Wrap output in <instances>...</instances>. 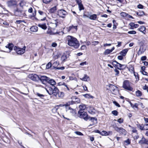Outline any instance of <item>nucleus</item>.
Returning <instances> with one entry per match:
<instances>
[{"mask_svg": "<svg viewBox=\"0 0 148 148\" xmlns=\"http://www.w3.org/2000/svg\"><path fill=\"white\" fill-rule=\"evenodd\" d=\"M68 41L67 44L70 46L73 47L75 48H78L79 46V44L77 40L75 38L70 36L67 37Z\"/></svg>", "mask_w": 148, "mask_h": 148, "instance_id": "1", "label": "nucleus"}, {"mask_svg": "<svg viewBox=\"0 0 148 148\" xmlns=\"http://www.w3.org/2000/svg\"><path fill=\"white\" fill-rule=\"evenodd\" d=\"M131 84L128 80H125L123 82V87L125 90L132 91L133 89L130 86Z\"/></svg>", "mask_w": 148, "mask_h": 148, "instance_id": "2", "label": "nucleus"}, {"mask_svg": "<svg viewBox=\"0 0 148 148\" xmlns=\"http://www.w3.org/2000/svg\"><path fill=\"white\" fill-rule=\"evenodd\" d=\"M110 90L111 93L114 95H117L119 93V90L117 87L112 84H109Z\"/></svg>", "mask_w": 148, "mask_h": 148, "instance_id": "3", "label": "nucleus"}, {"mask_svg": "<svg viewBox=\"0 0 148 148\" xmlns=\"http://www.w3.org/2000/svg\"><path fill=\"white\" fill-rule=\"evenodd\" d=\"M110 90L111 93L114 95H117L119 93V90L117 87L112 84H109Z\"/></svg>", "mask_w": 148, "mask_h": 148, "instance_id": "4", "label": "nucleus"}, {"mask_svg": "<svg viewBox=\"0 0 148 148\" xmlns=\"http://www.w3.org/2000/svg\"><path fill=\"white\" fill-rule=\"evenodd\" d=\"M110 90L111 93L114 95H117L119 93V90L117 87L112 84H109Z\"/></svg>", "mask_w": 148, "mask_h": 148, "instance_id": "5", "label": "nucleus"}, {"mask_svg": "<svg viewBox=\"0 0 148 148\" xmlns=\"http://www.w3.org/2000/svg\"><path fill=\"white\" fill-rule=\"evenodd\" d=\"M78 115L79 118H83L86 121L90 118V117L88 116V115L86 112H83L82 111H78Z\"/></svg>", "mask_w": 148, "mask_h": 148, "instance_id": "6", "label": "nucleus"}, {"mask_svg": "<svg viewBox=\"0 0 148 148\" xmlns=\"http://www.w3.org/2000/svg\"><path fill=\"white\" fill-rule=\"evenodd\" d=\"M14 13L15 15L16 16L22 17L25 16L26 15L24 11L21 10L18 8H17L15 10Z\"/></svg>", "mask_w": 148, "mask_h": 148, "instance_id": "7", "label": "nucleus"}, {"mask_svg": "<svg viewBox=\"0 0 148 148\" xmlns=\"http://www.w3.org/2000/svg\"><path fill=\"white\" fill-rule=\"evenodd\" d=\"M113 128L116 131L121 134H123L125 135L127 133V132L125 130L122 128L119 127L117 126H113Z\"/></svg>", "mask_w": 148, "mask_h": 148, "instance_id": "8", "label": "nucleus"}, {"mask_svg": "<svg viewBox=\"0 0 148 148\" xmlns=\"http://www.w3.org/2000/svg\"><path fill=\"white\" fill-rule=\"evenodd\" d=\"M25 47H24L23 48H21L15 46L14 47V50L16 51V52L17 54L21 55L25 52Z\"/></svg>", "mask_w": 148, "mask_h": 148, "instance_id": "9", "label": "nucleus"}, {"mask_svg": "<svg viewBox=\"0 0 148 148\" xmlns=\"http://www.w3.org/2000/svg\"><path fill=\"white\" fill-rule=\"evenodd\" d=\"M67 14V12L65 10L60 9L57 11V15L60 17L64 18Z\"/></svg>", "mask_w": 148, "mask_h": 148, "instance_id": "10", "label": "nucleus"}, {"mask_svg": "<svg viewBox=\"0 0 148 148\" xmlns=\"http://www.w3.org/2000/svg\"><path fill=\"white\" fill-rule=\"evenodd\" d=\"M29 78L32 80L37 81L39 79V76L36 74H30L29 75Z\"/></svg>", "mask_w": 148, "mask_h": 148, "instance_id": "11", "label": "nucleus"}, {"mask_svg": "<svg viewBox=\"0 0 148 148\" xmlns=\"http://www.w3.org/2000/svg\"><path fill=\"white\" fill-rule=\"evenodd\" d=\"M49 78L45 76L42 75L39 77V79L43 84H45V83L47 82L48 80H49Z\"/></svg>", "mask_w": 148, "mask_h": 148, "instance_id": "12", "label": "nucleus"}, {"mask_svg": "<svg viewBox=\"0 0 148 148\" xmlns=\"http://www.w3.org/2000/svg\"><path fill=\"white\" fill-rule=\"evenodd\" d=\"M8 6L9 7H11L16 5V2L15 1L10 0L7 2Z\"/></svg>", "mask_w": 148, "mask_h": 148, "instance_id": "13", "label": "nucleus"}, {"mask_svg": "<svg viewBox=\"0 0 148 148\" xmlns=\"http://www.w3.org/2000/svg\"><path fill=\"white\" fill-rule=\"evenodd\" d=\"M76 2L78 5L79 10L81 11V10H84V8L81 0H76Z\"/></svg>", "mask_w": 148, "mask_h": 148, "instance_id": "14", "label": "nucleus"}, {"mask_svg": "<svg viewBox=\"0 0 148 148\" xmlns=\"http://www.w3.org/2000/svg\"><path fill=\"white\" fill-rule=\"evenodd\" d=\"M38 12L40 15L42 16L43 17V18L42 19H41V20L42 21L45 20L46 18V14L45 12L40 10L38 11Z\"/></svg>", "mask_w": 148, "mask_h": 148, "instance_id": "15", "label": "nucleus"}, {"mask_svg": "<svg viewBox=\"0 0 148 148\" xmlns=\"http://www.w3.org/2000/svg\"><path fill=\"white\" fill-rule=\"evenodd\" d=\"M47 83L51 85L53 87L54 86V85L56 84L55 81L54 79H50L49 78Z\"/></svg>", "mask_w": 148, "mask_h": 148, "instance_id": "16", "label": "nucleus"}, {"mask_svg": "<svg viewBox=\"0 0 148 148\" xmlns=\"http://www.w3.org/2000/svg\"><path fill=\"white\" fill-rule=\"evenodd\" d=\"M72 99V100L71 101L72 102V103H79L80 101L79 99L78 98H76L75 97H73Z\"/></svg>", "mask_w": 148, "mask_h": 148, "instance_id": "17", "label": "nucleus"}, {"mask_svg": "<svg viewBox=\"0 0 148 148\" xmlns=\"http://www.w3.org/2000/svg\"><path fill=\"white\" fill-rule=\"evenodd\" d=\"M20 6L23 9L26 6V3L24 1H21L19 3Z\"/></svg>", "mask_w": 148, "mask_h": 148, "instance_id": "18", "label": "nucleus"}, {"mask_svg": "<svg viewBox=\"0 0 148 148\" xmlns=\"http://www.w3.org/2000/svg\"><path fill=\"white\" fill-rule=\"evenodd\" d=\"M57 10V6H55L49 10V12L50 13L55 12Z\"/></svg>", "mask_w": 148, "mask_h": 148, "instance_id": "19", "label": "nucleus"}, {"mask_svg": "<svg viewBox=\"0 0 148 148\" xmlns=\"http://www.w3.org/2000/svg\"><path fill=\"white\" fill-rule=\"evenodd\" d=\"M53 87V94L54 95H55L56 96L59 92V90L58 89L57 87H55V86Z\"/></svg>", "mask_w": 148, "mask_h": 148, "instance_id": "20", "label": "nucleus"}, {"mask_svg": "<svg viewBox=\"0 0 148 148\" xmlns=\"http://www.w3.org/2000/svg\"><path fill=\"white\" fill-rule=\"evenodd\" d=\"M131 26L130 29H133L134 28H136L138 27L139 25L138 24H134V23H131L130 24Z\"/></svg>", "mask_w": 148, "mask_h": 148, "instance_id": "21", "label": "nucleus"}, {"mask_svg": "<svg viewBox=\"0 0 148 148\" xmlns=\"http://www.w3.org/2000/svg\"><path fill=\"white\" fill-rule=\"evenodd\" d=\"M86 107V106L85 104H82L79 106V111H82L85 109Z\"/></svg>", "mask_w": 148, "mask_h": 148, "instance_id": "22", "label": "nucleus"}, {"mask_svg": "<svg viewBox=\"0 0 148 148\" xmlns=\"http://www.w3.org/2000/svg\"><path fill=\"white\" fill-rule=\"evenodd\" d=\"M138 29L140 31L143 32L144 34H145L146 33V28L144 26H141Z\"/></svg>", "mask_w": 148, "mask_h": 148, "instance_id": "23", "label": "nucleus"}, {"mask_svg": "<svg viewBox=\"0 0 148 148\" xmlns=\"http://www.w3.org/2000/svg\"><path fill=\"white\" fill-rule=\"evenodd\" d=\"M112 64L114 66L117 67V69H118L121 70L122 69L121 68H119V67L118 62L116 61H113L112 63Z\"/></svg>", "mask_w": 148, "mask_h": 148, "instance_id": "24", "label": "nucleus"}, {"mask_svg": "<svg viewBox=\"0 0 148 148\" xmlns=\"http://www.w3.org/2000/svg\"><path fill=\"white\" fill-rule=\"evenodd\" d=\"M38 26L42 28L43 29H46L47 28V27L45 24H38Z\"/></svg>", "mask_w": 148, "mask_h": 148, "instance_id": "25", "label": "nucleus"}, {"mask_svg": "<svg viewBox=\"0 0 148 148\" xmlns=\"http://www.w3.org/2000/svg\"><path fill=\"white\" fill-rule=\"evenodd\" d=\"M53 87H49L48 88V89H46L47 92H48L49 94L50 95H51L53 94Z\"/></svg>", "mask_w": 148, "mask_h": 148, "instance_id": "26", "label": "nucleus"}, {"mask_svg": "<svg viewBox=\"0 0 148 148\" xmlns=\"http://www.w3.org/2000/svg\"><path fill=\"white\" fill-rule=\"evenodd\" d=\"M134 73V75L136 79V80L137 81H138L139 80V77L138 76V74L137 73H135L134 71V69L133 68H132V69L131 70Z\"/></svg>", "mask_w": 148, "mask_h": 148, "instance_id": "27", "label": "nucleus"}, {"mask_svg": "<svg viewBox=\"0 0 148 148\" xmlns=\"http://www.w3.org/2000/svg\"><path fill=\"white\" fill-rule=\"evenodd\" d=\"M110 133H112V132L109 131L108 132H107L105 131H103L101 132L100 134L103 136H107L109 135Z\"/></svg>", "mask_w": 148, "mask_h": 148, "instance_id": "28", "label": "nucleus"}, {"mask_svg": "<svg viewBox=\"0 0 148 148\" xmlns=\"http://www.w3.org/2000/svg\"><path fill=\"white\" fill-rule=\"evenodd\" d=\"M31 31L33 32H36L38 30V28L36 26H33L31 27L30 28Z\"/></svg>", "mask_w": 148, "mask_h": 148, "instance_id": "29", "label": "nucleus"}, {"mask_svg": "<svg viewBox=\"0 0 148 148\" xmlns=\"http://www.w3.org/2000/svg\"><path fill=\"white\" fill-rule=\"evenodd\" d=\"M145 138L143 137L139 141L138 143L140 145L145 144Z\"/></svg>", "mask_w": 148, "mask_h": 148, "instance_id": "30", "label": "nucleus"}, {"mask_svg": "<svg viewBox=\"0 0 148 148\" xmlns=\"http://www.w3.org/2000/svg\"><path fill=\"white\" fill-rule=\"evenodd\" d=\"M64 93L62 92H58L56 97H58L60 98H62L64 96Z\"/></svg>", "mask_w": 148, "mask_h": 148, "instance_id": "31", "label": "nucleus"}, {"mask_svg": "<svg viewBox=\"0 0 148 148\" xmlns=\"http://www.w3.org/2000/svg\"><path fill=\"white\" fill-rule=\"evenodd\" d=\"M128 50L127 49H126L123 50L120 52V54H121L123 56H124L126 54Z\"/></svg>", "mask_w": 148, "mask_h": 148, "instance_id": "32", "label": "nucleus"}, {"mask_svg": "<svg viewBox=\"0 0 148 148\" xmlns=\"http://www.w3.org/2000/svg\"><path fill=\"white\" fill-rule=\"evenodd\" d=\"M97 16L96 14H93L89 16V18L92 20H95L97 18Z\"/></svg>", "mask_w": 148, "mask_h": 148, "instance_id": "33", "label": "nucleus"}, {"mask_svg": "<svg viewBox=\"0 0 148 148\" xmlns=\"http://www.w3.org/2000/svg\"><path fill=\"white\" fill-rule=\"evenodd\" d=\"M145 49H143L142 47H140L139 51H138V55H140L142 54L145 51Z\"/></svg>", "mask_w": 148, "mask_h": 148, "instance_id": "34", "label": "nucleus"}, {"mask_svg": "<svg viewBox=\"0 0 148 148\" xmlns=\"http://www.w3.org/2000/svg\"><path fill=\"white\" fill-rule=\"evenodd\" d=\"M83 96L85 97V98H94L90 94H86L84 95H83Z\"/></svg>", "mask_w": 148, "mask_h": 148, "instance_id": "35", "label": "nucleus"}, {"mask_svg": "<svg viewBox=\"0 0 148 148\" xmlns=\"http://www.w3.org/2000/svg\"><path fill=\"white\" fill-rule=\"evenodd\" d=\"M136 95L137 97H140L142 95V92L139 90H138L136 92Z\"/></svg>", "mask_w": 148, "mask_h": 148, "instance_id": "36", "label": "nucleus"}, {"mask_svg": "<svg viewBox=\"0 0 148 148\" xmlns=\"http://www.w3.org/2000/svg\"><path fill=\"white\" fill-rule=\"evenodd\" d=\"M137 127L138 128H139L141 130H144L145 129L144 128V125H141L140 124H137Z\"/></svg>", "mask_w": 148, "mask_h": 148, "instance_id": "37", "label": "nucleus"}, {"mask_svg": "<svg viewBox=\"0 0 148 148\" xmlns=\"http://www.w3.org/2000/svg\"><path fill=\"white\" fill-rule=\"evenodd\" d=\"M136 14L138 16H141L144 14V13L143 11H139L137 12Z\"/></svg>", "mask_w": 148, "mask_h": 148, "instance_id": "38", "label": "nucleus"}, {"mask_svg": "<svg viewBox=\"0 0 148 148\" xmlns=\"http://www.w3.org/2000/svg\"><path fill=\"white\" fill-rule=\"evenodd\" d=\"M66 56L65 55H63L61 57V60L62 62H64L66 61Z\"/></svg>", "mask_w": 148, "mask_h": 148, "instance_id": "39", "label": "nucleus"}, {"mask_svg": "<svg viewBox=\"0 0 148 148\" xmlns=\"http://www.w3.org/2000/svg\"><path fill=\"white\" fill-rule=\"evenodd\" d=\"M88 79H89V77L86 75H85L84 77L81 79L82 80L84 81H87Z\"/></svg>", "mask_w": 148, "mask_h": 148, "instance_id": "40", "label": "nucleus"}, {"mask_svg": "<svg viewBox=\"0 0 148 148\" xmlns=\"http://www.w3.org/2000/svg\"><path fill=\"white\" fill-rule=\"evenodd\" d=\"M63 84H64V86L63 88H64V89L65 90L67 89V90H68L70 91L71 90H72V89L71 88H69L67 86V85H66L64 83H63Z\"/></svg>", "mask_w": 148, "mask_h": 148, "instance_id": "41", "label": "nucleus"}, {"mask_svg": "<svg viewBox=\"0 0 148 148\" xmlns=\"http://www.w3.org/2000/svg\"><path fill=\"white\" fill-rule=\"evenodd\" d=\"M68 110H69V112L73 114H74V113H75V110L74 109H73L72 108H71L70 107H69L68 108Z\"/></svg>", "mask_w": 148, "mask_h": 148, "instance_id": "42", "label": "nucleus"}, {"mask_svg": "<svg viewBox=\"0 0 148 148\" xmlns=\"http://www.w3.org/2000/svg\"><path fill=\"white\" fill-rule=\"evenodd\" d=\"M59 64V62L58 61H56L54 62L53 64V66L54 68H56V67L58 66Z\"/></svg>", "mask_w": 148, "mask_h": 148, "instance_id": "43", "label": "nucleus"}, {"mask_svg": "<svg viewBox=\"0 0 148 148\" xmlns=\"http://www.w3.org/2000/svg\"><path fill=\"white\" fill-rule=\"evenodd\" d=\"M123 17H125L126 16H127L128 15V14L127 13H126L125 12H122L120 14Z\"/></svg>", "mask_w": 148, "mask_h": 148, "instance_id": "44", "label": "nucleus"}, {"mask_svg": "<svg viewBox=\"0 0 148 148\" xmlns=\"http://www.w3.org/2000/svg\"><path fill=\"white\" fill-rule=\"evenodd\" d=\"M130 104L131 106L133 108H137L138 106L137 104L136 103L135 104H133L131 102H130Z\"/></svg>", "mask_w": 148, "mask_h": 148, "instance_id": "45", "label": "nucleus"}, {"mask_svg": "<svg viewBox=\"0 0 148 148\" xmlns=\"http://www.w3.org/2000/svg\"><path fill=\"white\" fill-rule=\"evenodd\" d=\"M13 45L12 43H9V49L10 51H11L13 49Z\"/></svg>", "mask_w": 148, "mask_h": 148, "instance_id": "46", "label": "nucleus"}, {"mask_svg": "<svg viewBox=\"0 0 148 148\" xmlns=\"http://www.w3.org/2000/svg\"><path fill=\"white\" fill-rule=\"evenodd\" d=\"M52 66V64L51 62H49L46 65V68L47 69H49Z\"/></svg>", "mask_w": 148, "mask_h": 148, "instance_id": "47", "label": "nucleus"}, {"mask_svg": "<svg viewBox=\"0 0 148 148\" xmlns=\"http://www.w3.org/2000/svg\"><path fill=\"white\" fill-rule=\"evenodd\" d=\"M52 0H42L43 2L45 4H48Z\"/></svg>", "mask_w": 148, "mask_h": 148, "instance_id": "48", "label": "nucleus"}, {"mask_svg": "<svg viewBox=\"0 0 148 148\" xmlns=\"http://www.w3.org/2000/svg\"><path fill=\"white\" fill-rule=\"evenodd\" d=\"M128 33L130 34H136V32L134 30L129 31Z\"/></svg>", "mask_w": 148, "mask_h": 148, "instance_id": "49", "label": "nucleus"}, {"mask_svg": "<svg viewBox=\"0 0 148 148\" xmlns=\"http://www.w3.org/2000/svg\"><path fill=\"white\" fill-rule=\"evenodd\" d=\"M22 22L25 23L24 20H16V23L18 24H20Z\"/></svg>", "mask_w": 148, "mask_h": 148, "instance_id": "50", "label": "nucleus"}, {"mask_svg": "<svg viewBox=\"0 0 148 148\" xmlns=\"http://www.w3.org/2000/svg\"><path fill=\"white\" fill-rule=\"evenodd\" d=\"M117 121L120 124L123 123V119L121 118H120L117 120Z\"/></svg>", "mask_w": 148, "mask_h": 148, "instance_id": "51", "label": "nucleus"}, {"mask_svg": "<svg viewBox=\"0 0 148 148\" xmlns=\"http://www.w3.org/2000/svg\"><path fill=\"white\" fill-rule=\"evenodd\" d=\"M111 52V51H110V50L108 49L105 51L104 52V54L105 55H108Z\"/></svg>", "mask_w": 148, "mask_h": 148, "instance_id": "52", "label": "nucleus"}, {"mask_svg": "<svg viewBox=\"0 0 148 148\" xmlns=\"http://www.w3.org/2000/svg\"><path fill=\"white\" fill-rule=\"evenodd\" d=\"M89 119H90V120L92 122H94V121H97L96 118L95 117H90Z\"/></svg>", "mask_w": 148, "mask_h": 148, "instance_id": "53", "label": "nucleus"}, {"mask_svg": "<svg viewBox=\"0 0 148 148\" xmlns=\"http://www.w3.org/2000/svg\"><path fill=\"white\" fill-rule=\"evenodd\" d=\"M58 106H56L52 109V110L53 111L57 112V110L58 109Z\"/></svg>", "mask_w": 148, "mask_h": 148, "instance_id": "54", "label": "nucleus"}, {"mask_svg": "<svg viewBox=\"0 0 148 148\" xmlns=\"http://www.w3.org/2000/svg\"><path fill=\"white\" fill-rule=\"evenodd\" d=\"M142 88L143 90H146L148 92V86L145 85Z\"/></svg>", "mask_w": 148, "mask_h": 148, "instance_id": "55", "label": "nucleus"}, {"mask_svg": "<svg viewBox=\"0 0 148 148\" xmlns=\"http://www.w3.org/2000/svg\"><path fill=\"white\" fill-rule=\"evenodd\" d=\"M36 95L38 97H40L41 98H43L44 97V95L40 94L39 93H37Z\"/></svg>", "mask_w": 148, "mask_h": 148, "instance_id": "56", "label": "nucleus"}, {"mask_svg": "<svg viewBox=\"0 0 148 148\" xmlns=\"http://www.w3.org/2000/svg\"><path fill=\"white\" fill-rule=\"evenodd\" d=\"M112 113L113 115H114L115 116H117L118 115V112L117 111L114 110V111H112Z\"/></svg>", "mask_w": 148, "mask_h": 148, "instance_id": "57", "label": "nucleus"}, {"mask_svg": "<svg viewBox=\"0 0 148 148\" xmlns=\"http://www.w3.org/2000/svg\"><path fill=\"white\" fill-rule=\"evenodd\" d=\"M73 104V103H72V101L66 103L65 104L64 106L66 107L69 106L70 104Z\"/></svg>", "mask_w": 148, "mask_h": 148, "instance_id": "58", "label": "nucleus"}, {"mask_svg": "<svg viewBox=\"0 0 148 148\" xmlns=\"http://www.w3.org/2000/svg\"><path fill=\"white\" fill-rule=\"evenodd\" d=\"M132 130V131L133 133H136L137 130H136V128L134 127H132L131 129Z\"/></svg>", "mask_w": 148, "mask_h": 148, "instance_id": "59", "label": "nucleus"}, {"mask_svg": "<svg viewBox=\"0 0 148 148\" xmlns=\"http://www.w3.org/2000/svg\"><path fill=\"white\" fill-rule=\"evenodd\" d=\"M114 72L116 73L115 74V75H118L119 73V72L117 69H115L114 70Z\"/></svg>", "mask_w": 148, "mask_h": 148, "instance_id": "60", "label": "nucleus"}, {"mask_svg": "<svg viewBox=\"0 0 148 148\" xmlns=\"http://www.w3.org/2000/svg\"><path fill=\"white\" fill-rule=\"evenodd\" d=\"M113 103L114 104H115L116 106H117L119 107H120V105L116 101H113Z\"/></svg>", "mask_w": 148, "mask_h": 148, "instance_id": "61", "label": "nucleus"}, {"mask_svg": "<svg viewBox=\"0 0 148 148\" xmlns=\"http://www.w3.org/2000/svg\"><path fill=\"white\" fill-rule=\"evenodd\" d=\"M64 66L61 67H56V69L58 70H63L64 69Z\"/></svg>", "mask_w": 148, "mask_h": 148, "instance_id": "62", "label": "nucleus"}, {"mask_svg": "<svg viewBox=\"0 0 148 148\" xmlns=\"http://www.w3.org/2000/svg\"><path fill=\"white\" fill-rule=\"evenodd\" d=\"M75 134L77 135L82 136L83 135V134L80 132H75Z\"/></svg>", "mask_w": 148, "mask_h": 148, "instance_id": "63", "label": "nucleus"}, {"mask_svg": "<svg viewBox=\"0 0 148 148\" xmlns=\"http://www.w3.org/2000/svg\"><path fill=\"white\" fill-rule=\"evenodd\" d=\"M99 42L98 41H94L92 42V44L93 45H97L99 43Z\"/></svg>", "mask_w": 148, "mask_h": 148, "instance_id": "64", "label": "nucleus"}]
</instances>
